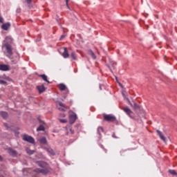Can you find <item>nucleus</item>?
Segmentation results:
<instances>
[{
    "label": "nucleus",
    "mask_w": 177,
    "mask_h": 177,
    "mask_svg": "<svg viewBox=\"0 0 177 177\" xmlns=\"http://www.w3.org/2000/svg\"><path fill=\"white\" fill-rule=\"evenodd\" d=\"M12 44H13V38L10 36L6 37L2 45V49L4 50V55L8 59H12V56H13V46H12Z\"/></svg>",
    "instance_id": "obj_1"
},
{
    "label": "nucleus",
    "mask_w": 177,
    "mask_h": 177,
    "mask_svg": "<svg viewBox=\"0 0 177 177\" xmlns=\"http://www.w3.org/2000/svg\"><path fill=\"white\" fill-rule=\"evenodd\" d=\"M39 167H41L43 169H35V172H37L38 174H43V175H46V174H49V169H48V165L45 162H39Z\"/></svg>",
    "instance_id": "obj_2"
},
{
    "label": "nucleus",
    "mask_w": 177,
    "mask_h": 177,
    "mask_svg": "<svg viewBox=\"0 0 177 177\" xmlns=\"http://www.w3.org/2000/svg\"><path fill=\"white\" fill-rule=\"evenodd\" d=\"M56 104H57V108L60 111H66V110H68V106H66L64 104H63L60 101H57L56 102Z\"/></svg>",
    "instance_id": "obj_3"
},
{
    "label": "nucleus",
    "mask_w": 177,
    "mask_h": 177,
    "mask_svg": "<svg viewBox=\"0 0 177 177\" xmlns=\"http://www.w3.org/2000/svg\"><path fill=\"white\" fill-rule=\"evenodd\" d=\"M23 140H25V142H28V143H32V145H34V143H35V140L34 139V138L26 134L23 136Z\"/></svg>",
    "instance_id": "obj_4"
},
{
    "label": "nucleus",
    "mask_w": 177,
    "mask_h": 177,
    "mask_svg": "<svg viewBox=\"0 0 177 177\" xmlns=\"http://www.w3.org/2000/svg\"><path fill=\"white\" fill-rule=\"evenodd\" d=\"M104 120L108 121L109 122H114L116 120L115 117L112 115H104Z\"/></svg>",
    "instance_id": "obj_5"
},
{
    "label": "nucleus",
    "mask_w": 177,
    "mask_h": 177,
    "mask_svg": "<svg viewBox=\"0 0 177 177\" xmlns=\"http://www.w3.org/2000/svg\"><path fill=\"white\" fill-rule=\"evenodd\" d=\"M7 151L10 156H12V157H17L18 153L16 151V150L12 148H8Z\"/></svg>",
    "instance_id": "obj_6"
},
{
    "label": "nucleus",
    "mask_w": 177,
    "mask_h": 177,
    "mask_svg": "<svg viewBox=\"0 0 177 177\" xmlns=\"http://www.w3.org/2000/svg\"><path fill=\"white\" fill-rule=\"evenodd\" d=\"M76 120H77V115L75 113H73L69 116V121L71 124H74Z\"/></svg>",
    "instance_id": "obj_7"
},
{
    "label": "nucleus",
    "mask_w": 177,
    "mask_h": 177,
    "mask_svg": "<svg viewBox=\"0 0 177 177\" xmlns=\"http://www.w3.org/2000/svg\"><path fill=\"white\" fill-rule=\"evenodd\" d=\"M9 66L6 64H0V71H9Z\"/></svg>",
    "instance_id": "obj_8"
},
{
    "label": "nucleus",
    "mask_w": 177,
    "mask_h": 177,
    "mask_svg": "<svg viewBox=\"0 0 177 177\" xmlns=\"http://www.w3.org/2000/svg\"><path fill=\"white\" fill-rule=\"evenodd\" d=\"M62 56L64 59H68V57H70V54H68V50H67L66 47L64 48V53H62Z\"/></svg>",
    "instance_id": "obj_9"
},
{
    "label": "nucleus",
    "mask_w": 177,
    "mask_h": 177,
    "mask_svg": "<svg viewBox=\"0 0 177 177\" xmlns=\"http://www.w3.org/2000/svg\"><path fill=\"white\" fill-rule=\"evenodd\" d=\"M10 28V23L9 22L3 24V25L1 26V28L3 30H5V31H8V30H9Z\"/></svg>",
    "instance_id": "obj_10"
},
{
    "label": "nucleus",
    "mask_w": 177,
    "mask_h": 177,
    "mask_svg": "<svg viewBox=\"0 0 177 177\" xmlns=\"http://www.w3.org/2000/svg\"><path fill=\"white\" fill-rule=\"evenodd\" d=\"M156 132L158 136H160V139L163 140V142H165V137L164 135H162V133L160 130H157Z\"/></svg>",
    "instance_id": "obj_11"
},
{
    "label": "nucleus",
    "mask_w": 177,
    "mask_h": 177,
    "mask_svg": "<svg viewBox=\"0 0 177 177\" xmlns=\"http://www.w3.org/2000/svg\"><path fill=\"white\" fill-rule=\"evenodd\" d=\"M37 89L39 92V93H42V92H45V86H44V84L41 85V86H37Z\"/></svg>",
    "instance_id": "obj_12"
},
{
    "label": "nucleus",
    "mask_w": 177,
    "mask_h": 177,
    "mask_svg": "<svg viewBox=\"0 0 177 177\" xmlns=\"http://www.w3.org/2000/svg\"><path fill=\"white\" fill-rule=\"evenodd\" d=\"M58 88H59V91H66V89H67V86H65L64 84H58Z\"/></svg>",
    "instance_id": "obj_13"
},
{
    "label": "nucleus",
    "mask_w": 177,
    "mask_h": 177,
    "mask_svg": "<svg viewBox=\"0 0 177 177\" xmlns=\"http://www.w3.org/2000/svg\"><path fill=\"white\" fill-rule=\"evenodd\" d=\"M124 112L126 113L127 114H128V115H131V114H132V111H131L129 109V108L128 107H125L124 108Z\"/></svg>",
    "instance_id": "obj_14"
},
{
    "label": "nucleus",
    "mask_w": 177,
    "mask_h": 177,
    "mask_svg": "<svg viewBox=\"0 0 177 177\" xmlns=\"http://www.w3.org/2000/svg\"><path fill=\"white\" fill-rule=\"evenodd\" d=\"M39 142L41 145H46V138L42 137V138H39Z\"/></svg>",
    "instance_id": "obj_15"
},
{
    "label": "nucleus",
    "mask_w": 177,
    "mask_h": 177,
    "mask_svg": "<svg viewBox=\"0 0 177 177\" xmlns=\"http://www.w3.org/2000/svg\"><path fill=\"white\" fill-rule=\"evenodd\" d=\"M88 54L89 55V56H91L93 59H96V55H95V53L92 51V50H88Z\"/></svg>",
    "instance_id": "obj_16"
},
{
    "label": "nucleus",
    "mask_w": 177,
    "mask_h": 177,
    "mask_svg": "<svg viewBox=\"0 0 177 177\" xmlns=\"http://www.w3.org/2000/svg\"><path fill=\"white\" fill-rule=\"evenodd\" d=\"M40 77L42 78V80H44V81H46V82H48V84H50V82L48 80V76L46 75H41Z\"/></svg>",
    "instance_id": "obj_17"
},
{
    "label": "nucleus",
    "mask_w": 177,
    "mask_h": 177,
    "mask_svg": "<svg viewBox=\"0 0 177 177\" xmlns=\"http://www.w3.org/2000/svg\"><path fill=\"white\" fill-rule=\"evenodd\" d=\"M129 104L131 107H133V109H139V105H138L135 102H129Z\"/></svg>",
    "instance_id": "obj_18"
},
{
    "label": "nucleus",
    "mask_w": 177,
    "mask_h": 177,
    "mask_svg": "<svg viewBox=\"0 0 177 177\" xmlns=\"http://www.w3.org/2000/svg\"><path fill=\"white\" fill-rule=\"evenodd\" d=\"M37 131H45V126H44V124H40L39 127L37 129Z\"/></svg>",
    "instance_id": "obj_19"
},
{
    "label": "nucleus",
    "mask_w": 177,
    "mask_h": 177,
    "mask_svg": "<svg viewBox=\"0 0 177 177\" xmlns=\"http://www.w3.org/2000/svg\"><path fill=\"white\" fill-rule=\"evenodd\" d=\"M47 151H48V153L51 154V156H55V151H53V149H52V148L47 149Z\"/></svg>",
    "instance_id": "obj_20"
},
{
    "label": "nucleus",
    "mask_w": 177,
    "mask_h": 177,
    "mask_svg": "<svg viewBox=\"0 0 177 177\" xmlns=\"http://www.w3.org/2000/svg\"><path fill=\"white\" fill-rule=\"evenodd\" d=\"M71 57H72V59L73 60H77V56L75 55V52H72L71 53Z\"/></svg>",
    "instance_id": "obj_21"
},
{
    "label": "nucleus",
    "mask_w": 177,
    "mask_h": 177,
    "mask_svg": "<svg viewBox=\"0 0 177 177\" xmlns=\"http://www.w3.org/2000/svg\"><path fill=\"white\" fill-rule=\"evenodd\" d=\"M1 115L3 118H8V113L6 112H1Z\"/></svg>",
    "instance_id": "obj_22"
},
{
    "label": "nucleus",
    "mask_w": 177,
    "mask_h": 177,
    "mask_svg": "<svg viewBox=\"0 0 177 177\" xmlns=\"http://www.w3.org/2000/svg\"><path fill=\"white\" fill-rule=\"evenodd\" d=\"M169 173L171 174V175L176 176L177 173L175 170L169 169Z\"/></svg>",
    "instance_id": "obj_23"
},
{
    "label": "nucleus",
    "mask_w": 177,
    "mask_h": 177,
    "mask_svg": "<svg viewBox=\"0 0 177 177\" xmlns=\"http://www.w3.org/2000/svg\"><path fill=\"white\" fill-rule=\"evenodd\" d=\"M34 151L33 150H31L28 148L26 149V153H28V154H34Z\"/></svg>",
    "instance_id": "obj_24"
},
{
    "label": "nucleus",
    "mask_w": 177,
    "mask_h": 177,
    "mask_svg": "<svg viewBox=\"0 0 177 177\" xmlns=\"http://www.w3.org/2000/svg\"><path fill=\"white\" fill-rule=\"evenodd\" d=\"M97 132H98L99 135H100V133L103 132V127H98Z\"/></svg>",
    "instance_id": "obj_25"
},
{
    "label": "nucleus",
    "mask_w": 177,
    "mask_h": 177,
    "mask_svg": "<svg viewBox=\"0 0 177 177\" xmlns=\"http://www.w3.org/2000/svg\"><path fill=\"white\" fill-rule=\"evenodd\" d=\"M0 84H1V85H6L7 82L6 81L0 80Z\"/></svg>",
    "instance_id": "obj_26"
},
{
    "label": "nucleus",
    "mask_w": 177,
    "mask_h": 177,
    "mask_svg": "<svg viewBox=\"0 0 177 177\" xmlns=\"http://www.w3.org/2000/svg\"><path fill=\"white\" fill-rule=\"evenodd\" d=\"M60 122H62V124H66L67 122V120H59Z\"/></svg>",
    "instance_id": "obj_27"
},
{
    "label": "nucleus",
    "mask_w": 177,
    "mask_h": 177,
    "mask_svg": "<svg viewBox=\"0 0 177 177\" xmlns=\"http://www.w3.org/2000/svg\"><path fill=\"white\" fill-rule=\"evenodd\" d=\"M0 23H3V18L2 17H0Z\"/></svg>",
    "instance_id": "obj_28"
},
{
    "label": "nucleus",
    "mask_w": 177,
    "mask_h": 177,
    "mask_svg": "<svg viewBox=\"0 0 177 177\" xmlns=\"http://www.w3.org/2000/svg\"><path fill=\"white\" fill-rule=\"evenodd\" d=\"M66 35H62L60 37V39H63L64 38H65Z\"/></svg>",
    "instance_id": "obj_29"
},
{
    "label": "nucleus",
    "mask_w": 177,
    "mask_h": 177,
    "mask_svg": "<svg viewBox=\"0 0 177 177\" xmlns=\"http://www.w3.org/2000/svg\"><path fill=\"white\" fill-rule=\"evenodd\" d=\"M26 1L27 3H31L32 1L31 0H25Z\"/></svg>",
    "instance_id": "obj_30"
},
{
    "label": "nucleus",
    "mask_w": 177,
    "mask_h": 177,
    "mask_svg": "<svg viewBox=\"0 0 177 177\" xmlns=\"http://www.w3.org/2000/svg\"><path fill=\"white\" fill-rule=\"evenodd\" d=\"M3 125H4V127H6V128H8V123H4Z\"/></svg>",
    "instance_id": "obj_31"
},
{
    "label": "nucleus",
    "mask_w": 177,
    "mask_h": 177,
    "mask_svg": "<svg viewBox=\"0 0 177 177\" xmlns=\"http://www.w3.org/2000/svg\"><path fill=\"white\" fill-rule=\"evenodd\" d=\"M68 1H70V0H66V3L67 6H68Z\"/></svg>",
    "instance_id": "obj_32"
},
{
    "label": "nucleus",
    "mask_w": 177,
    "mask_h": 177,
    "mask_svg": "<svg viewBox=\"0 0 177 177\" xmlns=\"http://www.w3.org/2000/svg\"><path fill=\"white\" fill-rule=\"evenodd\" d=\"M70 131H71V132L72 134L74 133V131H73L72 129H71Z\"/></svg>",
    "instance_id": "obj_33"
},
{
    "label": "nucleus",
    "mask_w": 177,
    "mask_h": 177,
    "mask_svg": "<svg viewBox=\"0 0 177 177\" xmlns=\"http://www.w3.org/2000/svg\"><path fill=\"white\" fill-rule=\"evenodd\" d=\"M107 66V67H109V69L111 70V68H110V66H109V65H106Z\"/></svg>",
    "instance_id": "obj_34"
},
{
    "label": "nucleus",
    "mask_w": 177,
    "mask_h": 177,
    "mask_svg": "<svg viewBox=\"0 0 177 177\" xmlns=\"http://www.w3.org/2000/svg\"><path fill=\"white\" fill-rule=\"evenodd\" d=\"M0 161H2V156H0Z\"/></svg>",
    "instance_id": "obj_35"
},
{
    "label": "nucleus",
    "mask_w": 177,
    "mask_h": 177,
    "mask_svg": "<svg viewBox=\"0 0 177 177\" xmlns=\"http://www.w3.org/2000/svg\"><path fill=\"white\" fill-rule=\"evenodd\" d=\"M120 86H122V84H120Z\"/></svg>",
    "instance_id": "obj_36"
}]
</instances>
